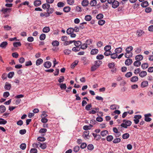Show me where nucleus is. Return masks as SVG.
<instances>
[{"label": "nucleus", "mask_w": 153, "mask_h": 153, "mask_svg": "<svg viewBox=\"0 0 153 153\" xmlns=\"http://www.w3.org/2000/svg\"><path fill=\"white\" fill-rule=\"evenodd\" d=\"M113 131L114 133L119 134H117L118 135L117 137H119L120 135V132H118L117 129L116 127L113 128Z\"/></svg>", "instance_id": "864d4df0"}, {"label": "nucleus", "mask_w": 153, "mask_h": 153, "mask_svg": "<svg viewBox=\"0 0 153 153\" xmlns=\"http://www.w3.org/2000/svg\"><path fill=\"white\" fill-rule=\"evenodd\" d=\"M82 5L84 7L87 6L89 4V1L88 0H83L82 2Z\"/></svg>", "instance_id": "6e6552de"}, {"label": "nucleus", "mask_w": 153, "mask_h": 153, "mask_svg": "<svg viewBox=\"0 0 153 153\" xmlns=\"http://www.w3.org/2000/svg\"><path fill=\"white\" fill-rule=\"evenodd\" d=\"M117 54L116 53H113L112 54H111V57L112 59H114L117 57Z\"/></svg>", "instance_id": "79ce46f5"}, {"label": "nucleus", "mask_w": 153, "mask_h": 153, "mask_svg": "<svg viewBox=\"0 0 153 153\" xmlns=\"http://www.w3.org/2000/svg\"><path fill=\"white\" fill-rule=\"evenodd\" d=\"M89 132L88 131H84L83 134L82 136L85 139H88V136Z\"/></svg>", "instance_id": "0eeeda50"}, {"label": "nucleus", "mask_w": 153, "mask_h": 153, "mask_svg": "<svg viewBox=\"0 0 153 153\" xmlns=\"http://www.w3.org/2000/svg\"><path fill=\"white\" fill-rule=\"evenodd\" d=\"M132 73L131 72H129L125 74V76L127 78H129L130 77L132 76Z\"/></svg>", "instance_id": "13d9d810"}, {"label": "nucleus", "mask_w": 153, "mask_h": 153, "mask_svg": "<svg viewBox=\"0 0 153 153\" xmlns=\"http://www.w3.org/2000/svg\"><path fill=\"white\" fill-rule=\"evenodd\" d=\"M71 10V8L69 7H65L63 9V11L66 13L70 11Z\"/></svg>", "instance_id": "e433bc0d"}, {"label": "nucleus", "mask_w": 153, "mask_h": 153, "mask_svg": "<svg viewBox=\"0 0 153 153\" xmlns=\"http://www.w3.org/2000/svg\"><path fill=\"white\" fill-rule=\"evenodd\" d=\"M57 5L58 7H64L65 5V4L62 2H59L57 3Z\"/></svg>", "instance_id": "5fc2aeb1"}, {"label": "nucleus", "mask_w": 153, "mask_h": 153, "mask_svg": "<svg viewBox=\"0 0 153 153\" xmlns=\"http://www.w3.org/2000/svg\"><path fill=\"white\" fill-rule=\"evenodd\" d=\"M123 123L121 124V126L125 128H127L128 126H130L131 124V122L129 120H123Z\"/></svg>", "instance_id": "f257e3e1"}, {"label": "nucleus", "mask_w": 153, "mask_h": 153, "mask_svg": "<svg viewBox=\"0 0 153 153\" xmlns=\"http://www.w3.org/2000/svg\"><path fill=\"white\" fill-rule=\"evenodd\" d=\"M11 10V9L10 8H3L1 9V11L3 13L5 14L7 13V12L10 13V12Z\"/></svg>", "instance_id": "20e7f679"}, {"label": "nucleus", "mask_w": 153, "mask_h": 153, "mask_svg": "<svg viewBox=\"0 0 153 153\" xmlns=\"http://www.w3.org/2000/svg\"><path fill=\"white\" fill-rule=\"evenodd\" d=\"M87 47V44L84 43L82 45H81L80 48L82 49H85Z\"/></svg>", "instance_id": "8fccbe9b"}, {"label": "nucleus", "mask_w": 153, "mask_h": 153, "mask_svg": "<svg viewBox=\"0 0 153 153\" xmlns=\"http://www.w3.org/2000/svg\"><path fill=\"white\" fill-rule=\"evenodd\" d=\"M74 31L73 28H70L67 29L66 31L67 33L68 34H70Z\"/></svg>", "instance_id": "4be33fe9"}, {"label": "nucleus", "mask_w": 153, "mask_h": 153, "mask_svg": "<svg viewBox=\"0 0 153 153\" xmlns=\"http://www.w3.org/2000/svg\"><path fill=\"white\" fill-rule=\"evenodd\" d=\"M129 137V134L128 133H126L124 134L122 136V137L124 139H126L128 138Z\"/></svg>", "instance_id": "a19ab883"}, {"label": "nucleus", "mask_w": 153, "mask_h": 153, "mask_svg": "<svg viewBox=\"0 0 153 153\" xmlns=\"http://www.w3.org/2000/svg\"><path fill=\"white\" fill-rule=\"evenodd\" d=\"M74 42V40L73 41H66L63 44L65 45H67L70 44H71Z\"/></svg>", "instance_id": "ea45409f"}, {"label": "nucleus", "mask_w": 153, "mask_h": 153, "mask_svg": "<svg viewBox=\"0 0 153 153\" xmlns=\"http://www.w3.org/2000/svg\"><path fill=\"white\" fill-rule=\"evenodd\" d=\"M119 5V3L116 0H115L112 4V7L114 9L117 8Z\"/></svg>", "instance_id": "423d86ee"}, {"label": "nucleus", "mask_w": 153, "mask_h": 153, "mask_svg": "<svg viewBox=\"0 0 153 153\" xmlns=\"http://www.w3.org/2000/svg\"><path fill=\"white\" fill-rule=\"evenodd\" d=\"M108 131L107 130H105L101 131L100 133V134L102 136L104 137L106 135V134H108Z\"/></svg>", "instance_id": "c9c22d12"}, {"label": "nucleus", "mask_w": 153, "mask_h": 153, "mask_svg": "<svg viewBox=\"0 0 153 153\" xmlns=\"http://www.w3.org/2000/svg\"><path fill=\"white\" fill-rule=\"evenodd\" d=\"M92 19L91 16L90 15H87L85 17V19L86 21H89Z\"/></svg>", "instance_id": "cd10ccee"}, {"label": "nucleus", "mask_w": 153, "mask_h": 153, "mask_svg": "<svg viewBox=\"0 0 153 153\" xmlns=\"http://www.w3.org/2000/svg\"><path fill=\"white\" fill-rule=\"evenodd\" d=\"M135 58L136 60L140 61L143 59V57L142 55H139L136 56Z\"/></svg>", "instance_id": "a211bd4d"}, {"label": "nucleus", "mask_w": 153, "mask_h": 153, "mask_svg": "<svg viewBox=\"0 0 153 153\" xmlns=\"http://www.w3.org/2000/svg\"><path fill=\"white\" fill-rule=\"evenodd\" d=\"M11 87V85L9 84L8 82H6L4 86V88L8 90L10 89Z\"/></svg>", "instance_id": "2eb2a0df"}, {"label": "nucleus", "mask_w": 153, "mask_h": 153, "mask_svg": "<svg viewBox=\"0 0 153 153\" xmlns=\"http://www.w3.org/2000/svg\"><path fill=\"white\" fill-rule=\"evenodd\" d=\"M7 123V121L5 120L4 119L0 118V125L1 124H5Z\"/></svg>", "instance_id": "49530a36"}, {"label": "nucleus", "mask_w": 153, "mask_h": 153, "mask_svg": "<svg viewBox=\"0 0 153 153\" xmlns=\"http://www.w3.org/2000/svg\"><path fill=\"white\" fill-rule=\"evenodd\" d=\"M103 17V15L102 13H100L96 16V18L98 19H101Z\"/></svg>", "instance_id": "4d7b16f0"}, {"label": "nucleus", "mask_w": 153, "mask_h": 153, "mask_svg": "<svg viewBox=\"0 0 153 153\" xmlns=\"http://www.w3.org/2000/svg\"><path fill=\"white\" fill-rule=\"evenodd\" d=\"M32 64L31 61L30 60L26 62L25 63V65L27 66L31 65Z\"/></svg>", "instance_id": "338daca9"}, {"label": "nucleus", "mask_w": 153, "mask_h": 153, "mask_svg": "<svg viewBox=\"0 0 153 153\" xmlns=\"http://www.w3.org/2000/svg\"><path fill=\"white\" fill-rule=\"evenodd\" d=\"M94 148V146L92 144H89L87 146V149L88 150H92Z\"/></svg>", "instance_id": "3c124183"}, {"label": "nucleus", "mask_w": 153, "mask_h": 153, "mask_svg": "<svg viewBox=\"0 0 153 153\" xmlns=\"http://www.w3.org/2000/svg\"><path fill=\"white\" fill-rule=\"evenodd\" d=\"M98 52V50L97 49H92L91 52V55H95Z\"/></svg>", "instance_id": "a878e982"}, {"label": "nucleus", "mask_w": 153, "mask_h": 153, "mask_svg": "<svg viewBox=\"0 0 153 153\" xmlns=\"http://www.w3.org/2000/svg\"><path fill=\"white\" fill-rule=\"evenodd\" d=\"M148 67V64L147 63H144L141 65L142 68L144 69L147 68Z\"/></svg>", "instance_id": "37998d69"}, {"label": "nucleus", "mask_w": 153, "mask_h": 153, "mask_svg": "<svg viewBox=\"0 0 153 153\" xmlns=\"http://www.w3.org/2000/svg\"><path fill=\"white\" fill-rule=\"evenodd\" d=\"M113 139V137L112 135H108L106 138L107 141L110 142Z\"/></svg>", "instance_id": "58836bf2"}, {"label": "nucleus", "mask_w": 153, "mask_h": 153, "mask_svg": "<svg viewBox=\"0 0 153 153\" xmlns=\"http://www.w3.org/2000/svg\"><path fill=\"white\" fill-rule=\"evenodd\" d=\"M58 85L60 86V88L62 90H65L66 88L67 87L65 83L59 84Z\"/></svg>", "instance_id": "dca6fc26"}, {"label": "nucleus", "mask_w": 153, "mask_h": 153, "mask_svg": "<svg viewBox=\"0 0 153 153\" xmlns=\"http://www.w3.org/2000/svg\"><path fill=\"white\" fill-rule=\"evenodd\" d=\"M74 42V45L76 47H79L82 44L81 42L79 41H77Z\"/></svg>", "instance_id": "2f4dec72"}, {"label": "nucleus", "mask_w": 153, "mask_h": 153, "mask_svg": "<svg viewBox=\"0 0 153 153\" xmlns=\"http://www.w3.org/2000/svg\"><path fill=\"white\" fill-rule=\"evenodd\" d=\"M111 46L109 45L106 46L104 48V50L105 51H110L111 49Z\"/></svg>", "instance_id": "a18cd8bd"}, {"label": "nucleus", "mask_w": 153, "mask_h": 153, "mask_svg": "<svg viewBox=\"0 0 153 153\" xmlns=\"http://www.w3.org/2000/svg\"><path fill=\"white\" fill-rule=\"evenodd\" d=\"M92 105L91 104H90L87 105L85 107L86 110L87 111H89L90 109V108L91 107Z\"/></svg>", "instance_id": "774afa93"}, {"label": "nucleus", "mask_w": 153, "mask_h": 153, "mask_svg": "<svg viewBox=\"0 0 153 153\" xmlns=\"http://www.w3.org/2000/svg\"><path fill=\"white\" fill-rule=\"evenodd\" d=\"M51 65L52 64L51 62L48 61L45 62L44 66L45 68H49L51 67Z\"/></svg>", "instance_id": "7ed1b4c3"}, {"label": "nucleus", "mask_w": 153, "mask_h": 153, "mask_svg": "<svg viewBox=\"0 0 153 153\" xmlns=\"http://www.w3.org/2000/svg\"><path fill=\"white\" fill-rule=\"evenodd\" d=\"M142 117V116L140 115H135L134 117V121L136 124H137L139 121V119H140Z\"/></svg>", "instance_id": "f03ea898"}, {"label": "nucleus", "mask_w": 153, "mask_h": 153, "mask_svg": "<svg viewBox=\"0 0 153 153\" xmlns=\"http://www.w3.org/2000/svg\"><path fill=\"white\" fill-rule=\"evenodd\" d=\"M133 48L132 46L128 47L126 49V52H131Z\"/></svg>", "instance_id": "72a5a7b5"}, {"label": "nucleus", "mask_w": 153, "mask_h": 153, "mask_svg": "<svg viewBox=\"0 0 153 153\" xmlns=\"http://www.w3.org/2000/svg\"><path fill=\"white\" fill-rule=\"evenodd\" d=\"M43 61L41 59H37L36 62V65L37 66L40 65L43 62Z\"/></svg>", "instance_id": "aec40b11"}, {"label": "nucleus", "mask_w": 153, "mask_h": 153, "mask_svg": "<svg viewBox=\"0 0 153 153\" xmlns=\"http://www.w3.org/2000/svg\"><path fill=\"white\" fill-rule=\"evenodd\" d=\"M21 45V43L19 42H15L13 43V45L14 47L20 46Z\"/></svg>", "instance_id": "09e8293b"}, {"label": "nucleus", "mask_w": 153, "mask_h": 153, "mask_svg": "<svg viewBox=\"0 0 153 153\" xmlns=\"http://www.w3.org/2000/svg\"><path fill=\"white\" fill-rule=\"evenodd\" d=\"M102 63V62L101 61L97 60L95 62V64L94 65L98 68Z\"/></svg>", "instance_id": "5701e85b"}, {"label": "nucleus", "mask_w": 153, "mask_h": 153, "mask_svg": "<svg viewBox=\"0 0 153 153\" xmlns=\"http://www.w3.org/2000/svg\"><path fill=\"white\" fill-rule=\"evenodd\" d=\"M108 67L110 68H111L114 67L115 64L114 63L111 62L110 63H109L108 64Z\"/></svg>", "instance_id": "69168bd1"}, {"label": "nucleus", "mask_w": 153, "mask_h": 153, "mask_svg": "<svg viewBox=\"0 0 153 153\" xmlns=\"http://www.w3.org/2000/svg\"><path fill=\"white\" fill-rule=\"evenodd\" d=\"M47 13L48 15H46V17H48L50 16V14L52 13L53 12V8H48L47 10Z\"/></svg>", "instance_id": "39448f33"}, {"label": "nucleus", "mask_w": 153, "mask_h": 153, "mask_svg": "<svg viewBox=\"0 0 153 153\" xmlns=\"http://www.w3.org/2000/svg\"><path fill=\"white\" fill-rule=\"evenodd\" d=\"M78 62L79 61L78 60L75 61L71 64V68H74L75 66L77 64Z\"/></svg>", "instance_id": "473e14b6"}, {"label": "nucleus", "mask_w": 153, "mask_h": 153, "mask_svg": "<svg viewBox=\"0 0 153 153\" xmlns=\"http://www.w3.org/2000/svg\"><path fill=\"white\" fill-rule=\"evenodd\" d=\"M65 80V78L63 76H62L60 77L58 79V82L59 83H61L63 82Z\"/></svg>", "instance_id": "e2e57ef3"}, {"label": "nucleus", "mask_w": 153, "mask_h": 153, "mask_svg": "<svg viewBox=\"0 0 153 153\" xmlns=\"http://www.w3.org/2000/svg\"><path fill=\"white\" fill-rule=\"evenodd\" d=\"M132 56V52H126L125 54V57L126 58H129Z\"/></svg>", "instance_id": "412c9836"}, {"label": "nucleus", "mask_w": 153, "mask_h": 153, "mask_svg": "<svg viewBox=\"0 0 153 153\" xmlns=\"http://www.w3.org/2000/svg\"><path fill=\"white\" fill-rule=\"evenodd\" d=\"M122 51V49L121 47L116 48L115 50V53L117 54L120 53Z\"/></svg>", "instance_id": "bb28decb"}, {"label": "nucleus", "mask_w": 153, "mask_h": 153, "mask_svg": "<svg viewBox=\"0 0 153 153\" xmlns=\"http://www.w3.org/2000/svg\"><path fill=\"white\" fill-rule=\"evenodd\" d=\"M148 85V82L147 81H145L142 82L141 84V87L144 88L147 86Z\"/></svg>", "instance_id": "6ab92c4d"}, {"label": "nucleus", "mask_w": 153, "mask_h": 153, "mask_svg": "<svg viewBox=\"0 0 153 153\" xmlns=\"http://www.w3.org/2000/svg\"><path fill=\"white\" fill-rule=\"evenodd\" d=\"M5 110L6 108L4 106L1 105L0 106V113H3L5 111Z\"/></svg>", "instance_id": "c756f323"}, {"label": "nucleus", "mask_w": 153, "mask_h": 153, "mask_svg": "<svg viewBox=\"0 0 153 153\" xmlns=\"http://www.w3.org/2000/svg\"><path fill=\"white\" fill-rule=\"evenodd\" d=\"M138 78L137 76H134L132 77L131 79V81L132 82H135L138 80Z\"/></svg>", "instance_id": "393cba45"}, {"label": "nucleus", "mask_w": 153, "mask_h": 153, "mask_svg": "<svg viewBox=\"0 0 153 153\" xmlns=\"http://www.w3.org/2000/svg\"><path fill=\"white\" fill-rule=\"evenodd\" d=\"M52 44L53 46H58L59 45V42L57 41H54L52 42Z\"/></svg>", "instance_id": "4c0bfd02"}, {"label": "nucleus", "mask_w": 153, "mask_h": 153, "mask_svg": "<svg viewBox=\"0 0 153 153\" xmlns=\"http://www.w3.org/2000/svg\"><path fill=\"white\" fill-rule=\"evenodd\" d=\"M79 147L78 146H75L74 148V151L75 152H77L79 151Z\"/></svg>", "instance_id": "0e129e2a"}, {"label": "nucleus", "mask_w": 153, "mask_h": 153, "mask_svg": "<svg viewBox=\"0 0 153 153\" xmlns=\"http://www.w3.org/2000/svg\"><path fill=\"white\" fill-rule=\"evenodd\" d=\"M97 4V1L94 0H91L89 3V4L90 6L91 7H94L96 6Z\"/></svg>", "instance_id": "1a4fd4ad"}, {"label": "nucleus", "mask_w": 153, "mask_h": 153, "mask_svg": "<svg viewBox=\"0 0 153 153\" xmlns=\"http://www.w3.org/2000/svg\"><path fill=\"white\" fill-rule=\"evenodd\" d=\"M141 6L143 7H146L149 5V3L147 1H145L141 3Z\"/></svg>", "instance_id": "ddd939ff"}, {"label": "nucleus", "mask_w": 153, "mask_h": 153, "mask_svg": "<svg viewBox=\"0 0 153 153\" xmlns=\"http://www.w3.org/2000/svg\"><path fill=\"white\" fill-rule=\"evenodd\" d=\"M14 72H10L8 74V77L9 78H12L13 76L14 75Z\"/></svg>", "instance_id": "bf43d9fd"}, {"label": "nucleus", "mask_w": 153, "mask_h": 153, "mask_svg": "<svg viewBox=\"0 0 153 153\" xmlns=\"http://www.w3.org/2000/svg\"><path fill=\"white\" fill-rule=\"evenodd\" d=\"M50 4L47 3L44 4L42 5V8L44 9H46L47 10L50 8Z\"/></svg>", "instance_id": "4468645a"}, {"label": "nucleus", "mask_w": 153, "mask_h": 153, "mask_svg": "<svg viewBox=\"0 0 153 153\" xmlns=\"http://www.w3.org/2000/svg\"><path fill=\"white\" fill-rule=\"evenodd\" d=\"M7 45V42H2L0 45V47L2 48H5Z\"/></svg>", "instance_id": "c85d7f7f"}, {"label": "nucleus", "mask_w": 153, "mask_h": 153, "mask_svg": "<svg viewBox=\"0 0 153 153\" xmlns=\"http://www.w3.org/2000/svg\"><path fill=\"white\" fill-rule=\"evenodd\" d=\"M39 147L43 149H45L47 147L46 144L45 143H40Z\"/></svg>", "instance_id": "7c9ffc66"}, {"label": "nucleus", "mask_w": 153, "mask_h": 153, "mask_svg": "<svg viewBox=\"0 0 153 153\" xmlns=\"http://www.w3.org/2000/svg\"><path fill=\"white\" fill-rule=\"evenodd\" d=\"M144 32L143 30H138L137 31V34L139 36H141L144 34Z\"/></svg>", "instance_id": "f3484780"}, {"label": "nucleus", "mask_w": 153, "mask_h": 153, "mask_svg": "<svg viewBox=\"0 0 153 153\" xmlns=\"http://www.w3.org/2000/svg\"><path fill=\"white\" fill-rule=\"evenodd\" d=\"M121 139L120 138H116L114 139L113 141V142L114 143H116L120 142Z\"/></svg>", "instance_id": "c03bdc74"}, {"label": "nucleus", "mask_w": 153, "mask_h": 153, "mask_svg": "<svg viewBox=\"0 0 153 153\" xmlns=\"http://www.w3.org/2000/svg\"><path fill=\"white\" fill-rule=\"evenodd\" d=\"M105 23V21L103 20H99L98 22V24L101 25H102Z\"/></svg>", "instance_id": "052dcab7"}, {"label": "nucleus", "mask_w": 153, "mask_h": 153, "mask_svg": "<svg viewBox=\"0 0 153 153\" xmlns=\"http://www.w3.org/2000/svg\"><path fill=\"white\" fill-rule=\"evenodd\" d=\"M50 30V28L48 27H44L42 30V31L44 33H47Z\"/></svg>", "instance_id": "b1692460"}, {"label": "nucleus", "mask_w": 153, "mask_h": 153, "mask_svg": "<svg viewBox=\"0 0 153 153\" xmlns=\"http://www.w3.org/2000/svg\"><path fill=\"white\" fill-rule=\"evenodd\" d=\"M20 148L22 150H24L26 148V145L25 143H22L20 146Z\"/></svg>", "instance_id": "680f3d73"}, {"label": "nucleus", "mask_w": 153, "mask_h": 153, "mask_svg": "<svg viewBox=\"0 0 153 153\" xmlns=\"http://www.w3.org/2000/svg\"><path fill=\"white\" fill-rule=\"evenodd\" d=\"M80 48H79L78 47H74L72 48V50L73 51H74L75 52H77V51H80Z\"/></svg>", "instance_id": "6e6d98bb"}, {"label": "nucleus", "mask_w": 153, "mask_h": 153, "mask_svg": "<svg viewBox=\"0 0 153 153\" xmlns=\"http://www.w3.org/2000/svg\"><path fill=\"white\" fill-rule=\"evenodd\" d=\"M147 74V72L145 71H143L139 73V76L141 77H143L146 76Z\"/></svg>", "instance_id": "9b49d317"}, {"label": "nucleus", "mask_w": 153, "mask_h": 153, "mask_svg": "<svg viewBox=\"0 0 153 153\" xmlns=\"http://www.w3.org/2000/svg\"><path fill=\"white\" fill-rule=\"evenodd\" d=\"M45 37L46 35L45 34H42L40 36L39 39L41 40H43L45 39Z\"/></svg>", "instance_id": "de8ad7c7"}, {"label": "nucleus", "mask_w": 153, "mask_h": 153, "mask_svg": "<svg viewBox=\"0 0 153 153\" xmlns=\"http://www.w3.org/2000/svg\"><path fill=\"white\" fill-rule=\"evenodd\" d=\"M41 4V1L40 0H37L34 1V5L35 7H38Z\"/></svg>", "instance_id": "f8f14e48"}, {"label": "nucleus", "mask_w": 153, "mask_h": 153, "mask_svg": "<svg viewBox=\"0 0 153 153\" xmlns=\"http://www.w3.org/2000/svg\"><path fill=\"white\" fill-rule=\"evenodd\" d=\"M63 52L65 54L68 55L71 53V51L68 49H65L64 51Z\"/></svg>", "instance_id": "603ef678"}, {"label": "nucleus", "mask_w": 153, "mask_h": 153, "mask_svg": "<svg viewBox=\"0 0 153 153\" xmlns=\"http://www.w3.org/2000/svg\"><path fill=\"white\" fill-rule=\"evenodd\" d=\"M141 64V63L140 61L137 60L134 62V65L135 66L139 67L140 65Z\"/></svg>", "instance_id": "f704fd0d"}, {"label": "nucleus", "mask_w": 153, "mask_h": 153, "mask_svg": "<svg viewBox=\"0 0 153 153\" xmlns=\"http://www.w3.org/2000/svg\"><path fill=\"white\" fill-rule=\"evenodd\" d=\"M132 61L131 59H126L125 62V64L127 65H129L132 63Z\"/></svg>", "instance_id": "9d476101"}]
</instances>
